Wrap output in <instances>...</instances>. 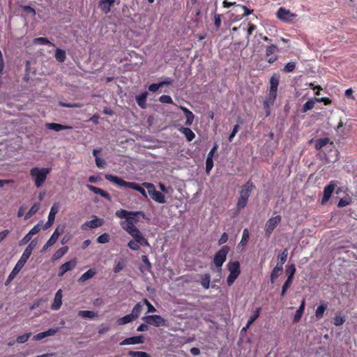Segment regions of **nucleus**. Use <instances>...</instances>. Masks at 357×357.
I'll return each instance as SVG.
<instances>
[{
	"label": "nucleus",
	"mask_w": 357,
	"mask_h": 357,
	"mask_svg": "<svg viewBox=\"0 0 357 357\" xmlns=\"http://www.w3.org/2000/svg\"><path fill=\"white\" fill-rule=\"evenodd\" d=\"M137 221L135 216H132L120 222L121 228L132 237V239L128 241L127 246L133 251L139 250L140 246H150L148 240L135 225Z\"/></svg>",
	"instance_id": "nucleus-1"
},
{
	"label": "nucleus",
	"mask_w": 357,
	"mask_h": 357,
	"mask_svg": "<svg viewBox=\"0 0 357 357\" xmlns=\"http://www.w3.org/2000/svg\"><path fill=\"white\" fill-rule=\"evenodd\" d=\"M105 178L119 186L131 188L139 192L143 197H147L146 192L144 190V187L141 186L139 184L134 182H128L117 176L112 174H106Z\"/></svg>",
	"instance_id": "nucleus-2"
},
{
	"label": "nucleus",
	"mask_w": 357,
	"mask_h": 357,
	"mask_svg": "<svg viewBox=\"0 0 357 357\" xmlns=\"http://www.w3.org/2000/svg\"><path fill=\"white\" fill-rule=\"evenodd\" d=\"M255 188V185L250 180L241 186L236 203L237 211H240L246 206L250 194Z\"/></svg>",
	"instance_id": "nucleus-3"
},
{
	"label": "nucleus",
	"mask_w": 357,
	"mask_h": 357,
	"mask_svg": "<svg viewBox=\"0 0 357 357\" xmlns=\"http://www.w3.org/2000/svg\"><path fill=\"white\" fill-rule=\"evenodd\" d=\"M50 168H39L33 167L30 170V176L34 181V185L37 188H40L45 183L47 175L50 173Z\"/></svg>",
	"instance_id": "nucleus-4"
},
{
	"label": "nucleus",
	"mask_w": 357,
	"mask_h": 357,
	"mask_svg": "<svg viewBox=\"0 0 357 357\" xmlns=\"http://www.w3.org/2000/svg\"><path fill=\"white\" fill-rule=\"evenodd\" d=\"M229 274L227 279L228 286H231L241 273L240 263L238 261H229L227 264Z\"/></svg>",
	"instance_id": "nucleus-5"
},
{
	"label": "nucleus",
	"mask_w": 357,
	"mask_h": 357,
	"mask_svg": "<svg viewBox=\"0 0 357 357\" xmlns=\"http://www.w3.org/2000/svg\"><path fill=\"white\" fill-rule=\"evenodd\" d=\"M142 185L147 189L149 195L155 202L160 204H165L166 202L165 197L163 194L157 191L153 183L144 182Z\"/></svg>",
	"instance_id": "nucleus-6"
},
{
	"label": "nucleus",
	"mask_w": 357,
	"mask_h": 357,
	"mask_svg": "<svg viewBox=\"0 0 357 357\" xmlns=\"http://www.w3.org/2000/svg\"><path fill=\"white\" fill-rule=\"evenodd\" d=\"M229 251L227 245H223L215 255L213 263L217 268H221L227 259V255Z\"/></svg>",
	"instance_id": "nucleus-7"
},
{
	"label": "nucleus",
	"mask_w": 357,
	"mask_h": 357,
	"mask_svg": "<svg viewBox=\"0 0 357 357\" xmlns=\"http://www.w3.org/2000/svg\"><path fill=\"white\" fill-rule=\"evenodd\" d=\"M282 218L280 215H276L269 218L265 223V235L269 238L276 228V227L281 222Z\"/></svg>",
	"instance_id": "nucleus-8"
},
{
	"label": "nucleus",
	"mask_w": 357,
	"mask_h": 357,
	"mask_svg": "<svg viewBox=\"0 0 357 357\" xmlns=\"http://www.w3.org/2000/svg\"><path fill=\"white\" fill-rule=\"evenodd\" d=\"M143 319L147 324L152 325L156 327L167 326V321L160 315H148L143 317Z\"/></svg>",
	"instance_id": "nucleus-9"
},
{
	"label": "nucleus",
	"mask_w": 357,
	"mask_h": 357,
	"mask_svg": "<svg viewBox=\"0 0 357 357\" xmlns=\"http://www.w3.org/2000/svg\"><path fill=\"white\" fill-rule=\"evenodd\" d=\"M276 16L284 22H291L297 15L291 13L289 10L280 7L277 11Z\"/></svg>",
	"instance_id": "nucleus-10"
},
{
	"label": "nucleus",
	"mask_w": 357,
	"mask_h": 357,
	"mask_svg": "<svg viewBox=\"0 0 357 357\" xmlns=\"http://www.w3.org/2000/svg\"><path fill=\"white\" fill-rule=\"evenodd\" d=\"M24 257V255H22L20 260L17 261L16 265L15 266L13 271L9 274L7 280L6 282V285L8 284L17 275V274L20 272V271L22 268L26 261L28 260V257Z\"/></svg>",
	"instance_id": "nucleus-11"
},
{
	"label": "nucleus",
	"mask_w": 357,
	"mask_h": 357,
	"mask_svg": "<svg viewBox=\"0 0 357 357\" xmlns=\"http://www.w3.org/2000/svg\"><path fill=\"white\" fill-rule=\"evenodd\" d=\"M337 183V181H331L329 183L324 187L323 197L321 199L322 204H324L329 200Z\"/></svg>",
	"instance_id": "nucleus-12"
},
{
	"label": "nucleus",
	"mask_w": 357,
	"mask_h": 357,
	"mask_svg": "<svg viewBox=\"0 0 357 357\" xmlns=\"http://www.w3.org/2000/svg\"><path fill=\"white\" fill-rule=\"evenodd\" d=\"M279 82L280 75L278 73H274L270 78V89L268 95H271L272 98H274V96L277 97Z\"/></svg>",
	"instance_id": "nucleus-13"
},
{
	"label": "nucleus",
	"mask_w": 357,
	"mask_h": 357,
	"mask_svg": "<svg viewBox=\"0 0 357 357\" xmlns=\"http://www.w3.org/2000/svg\"><path fill=\"white\" fill-rule=\"evenodd\" d=\"M93 155L95 158L96 165L98 168L103 169L106 165V162L103 158L104 154L101 149H93Z\"/></svg>",
	"instance_id": "nucleus-14"
},
{
	"label": "nucleus",
	"mask_w": 357,
	"mask_h": 357,
	"mask_svg": "<svg viewBox=\"0 0 357 357\" xmlns=\"http://www.w3.org/2000/svg\"><path fill=\"white\" fill-rule=\"evenodd\" d=\"M77 264V261L75 259L70 260L64 264H63L59 269L58 276L62 277L66 272L73 270Z\"/></svg>",
	"instance_id": "nucleus-15"
},
{
	"label": "nucleus",
	"mask_w": 357,
	"mask_h": 357,
	"mask_svg": "<svg viewBox=\"0 0 357 357\" xmlns=\"http://www.w3.org/2000/svg\"><path fill=\"white\" fill-rule=\"evenodd\" d=\"M59 228H60L59 227H57V228L55 229L54 233L52 234V236H50L49 240L46 242V243L45 244V245L43 248V251L46 250L49 247L53 245L56 242V241L59 238V236L61 235V234L63 231V227H62L60 231H59Z\"/></svg>",
	"instance_id": "nucleus-16"
},
{
	"label": "nucleus",
	"mask_w": 357,
	"mask_h": 357,
	"mask_svg": "<svg viewBox=\"0 0 357 357\" xmlns=\"http://www.w3.org/2000/svg\"><path fill=\"white\" fill-rule=\"evenodd\" d=\"M144 342V336L142 335L138 336H133L130 337L126 338L121 342H120V345H128V344H142Z\"/></svg>",
	"instance_id": "nucleus-17"
},
{
	"label": "nucleus",
	"mask_w": 357,
	"mask_h": 357,
	"mask_svg": "<svg viewBox=\"0 0 357 357\" xmlns=\"http://www.w3.org/2000/svg\"><path fill=\"white\" fill-rule=\"evenodd\" d=\"M59 328H50L49 330H47L46 331L41 332V333H39L35 335L33 337V340L38 341V340H40L45 337H46L54 335L59 331Z\"/></svg>",
	"instance_id": "nucleus-18"
},
{
	"label": "nucleus",
	"mask_w": 357,
	"mask_h": 357,
	"mask_svg": "<svg viewBox=\"0 0 357 357\" xmlns=\"http://www.w3.org/2000/svg\"><path fill=\"white\" fill-rule=\"evenodd\" d=\"M62 290L59 289L56 293L55 294L54 298L53 301V303L51 305V309L53 310H59L62 304Z\"/></svg>",
	"instance_id": "nucleus-19"
},
{
	"label": "nucleus",
	"mask_w": 357,
	"mask_h": 357,
	"mask_svg": "<svg viewBox=\"0 0 357 357\" xmlns=\"http://www.w3.org/2000/svg\"><path fill=\"white\" fill-rule=\"evenodd\" d=\"M283 271V266L281 264H279V263L277 264V265L273 268L271 273L270 275V281L272 284H273L275 281V280L279 277V275L281 274V273Z\"/></svg>",
	"instance_id": "nucleus-20"
},
{
	"label": "nucleus",
	"mask_w": 357,
	"mask_h": 357,
	"mask_svg": "<svg viewBox=\"0 0 357 357\" xmlns=\"http://www.w3.org/2000/svg\"><path fill=\"white\" fill-rule=\"evenodd\" d=\"M46 128L49 130H52L56 132L63 130H69L72 129V126H64L60 123H48L46 124Z\"/></svg>",
	"instance_id": "nucleus-21"
},
{
	"label": "nucleus",
	"mask_w": 357,
	"mask_h": 357,
	"mask_svg": "<svg viewBox=\"0 0 357 357\" xmlns=\"http://www.w3.org/2000/svg\"><path fill=\"white\" fill-rule=\"evenodd\" d=\"M140 212H132V211H128L125 209H120L117 210L115 213V215L119 218H125L127 220V218L135 216L137 214H139Z\"/></svg>",
	"instance_id": "nucleus-22"
},
{
	"label": "nucleus",
	"mask_w": 357,
	"mask_h": 357,
	"mask_svg": "<svg viewBox=\"0 0 357 357\" xmlns=\"http://www.w3.org/2000/svg\"><path fill=\"white\" fill-rule=\"evenodd\" d=\"M148 93L144 91L136 96V102L137 105L142 109L146 108V98Z\"/></svg>",
	"instance_id": "nucleus-23"
},
{
	"label": "nucleus",
	"mask_w": 357,
	"mask_h": 357,
	"mask_svg": "<svg viewBox=\"0 0 357 357\" xmlns=\"http://www.w3.org/2000/svg\"><path fill=\"white\" fill-rule=\"evenodd\" d=\"M178 130L185 135L188 142H191L195 137V133L189 128L181 127Z\"/></svg>",
	"instance_id": "nucleus-24"
},
{
	"label": "nucleus",
	"mask_w": 357,
	"mask_h": 357,
	"mask_svg": "<svg viewBox=\"0 0 357 357\" xmlns=\"http://www.w3.org/2000/svg\"><path fill=\"white\" fill-rule=\"evenodd\" d=\"M305 299H303L301 301V305H300L298 309L296 310L295 315L294 317V322H298L301 319V318L304 312V310H305Z\"/></svg>",
	"instance_id": "nucleus-25"
},
{
	"label": "nucleus",
	"mask_w": 357,
	"mask_h": 357,
	"mask_svg": "<svg viewBox=\"0 0 357 357\" xmlns=\"http://www.w3.org/2000/svg\"><path fill=\"white\" fill-rule=\"evenodd\" d=\"M68 250V246H64V247L59 248L52 255V260L53 261H57L58 259H61L64 255H66L67 253Z\"/></svg>",
	"instance_id": "nucleus-26"
},
{
	"label": "nucleus",
	"mask_w": 357,
	"mask_h": 357,
	"mask_svg": "<svg viewBox=\"0 0 357 357\" xmlns=\"http://www.w3.org/2000/svg\"><path fill=\"white\" fill-rule=\"evenodd\" d=\"M330 146H331V149L329 150V152L334 153L335 158L333 160H331L329 158V156L328 157L326 155H325V159L327 162H334L338 160V159H339V152L337 149H335V146H334L333 142L330 143Z\"/></svg>",
	"instance_id": "nucleus-27"
},
{
	"label": "nucleus",
	"mask_w": 357,
	"mask_h": 357,
	"mask_svg": "<svg viewBox=\"0 0 357 357\" xmlns=\"http://www.w3.org/2000/svg\"><path fill=\"white\" fill-rule=\"evenodd\" d=\"M329 142L330 139L328 137L320 138L316 140L314 147L319 151L328 144Z\"/></svg>",
	"instance_id": "nucleus-28"
},
{
	"label": "nucleus",
	"mask_w": 357,
	"mask_h": 357,
	"mask_svg": "<svg viewBox=\"0 0 357 357\" xmlns=\"http://www.w3.org/2000/svg\"><path fill=\"white\" fill-rule=\"evenodd\" d=\"M91 191L93 192L96 195H101L102 197L106 198L107 200L111 199L109 194L99 188L91 185Z\"/></svg>",
	"instance_id": "nucleus-29"
},
{
	"label": "nucleus",
	"mask_w": 357,
	"mask_h": 357,
	"mask_svg": "<svg viewBox=\"0 0 357 357\" xmlns=\"http://www.w3.org/2000/svg\"><path fill=\"white\" fill-rule=\"evenodd\" d=\"M40 208V204L39 203H35L31 208L29 210V211L26 213L24 219L28 220L31 218L33 215H35L38 211Z\"/></svg>",
	"instance_id": "nucleus-30"
},
{
	"label": "nucleus",
	"mask_w": 357,
	"mask_h": 357,
	"mask_svg": "<svg viewBox=\"0 0 357 357\" xmlns=\"http://www.w3.org/2000/svg\"><path fill=\"white\" fill-rule=\"evenodd\" d=\"M135 319L134 318V316L132 314H128L121 318H119L116 321V324L118 325H124V324H128V323L132 321Z\"/></svg>",
	"instance_id": "nucleus-31"
},
{
	"label": "nucleus",
	"mask_w": 357,
	"mask_h": 357,
	"mask_svg": "<svg viewBox=\"0 0 357 357\" xmlns=\"http://www.w3.org/2000/svg\"><path fill=\"white\" fill-rule=\"evenodd\" d=\"M327 309V305L322 303L317 307L315 311V317L317 319H320L323 317L324 314Z\"/></svg>",
	"instance_id": "nucleus-32"
},
{
	"label": "nucleus",
	"mask_w": 357,
	"mask_h": 357,
	"mask_svg": "<svg viewBox=\"0 0 357 357\" xmlns=\"http://www.w3.org/2000/svg\"><path fill=\"white\" fill-rule=\"evenodd\" d=\"M211 282V275L208 273H206L201 276V285L205 289H208L209 288Z\"/></svg>",
	"instance_id": "nucleus-33"
},
{
	"label": "nucleus",
	"mask_w": 357,
	"mask_h": 357,
	"mask_svg": "<svg viewBox=\"0 0 357 357\" xmlns=\"http://www.w3.org/2000/svg\"><path fill=\"white\" fill-rule=\"evenodd\" d=\"M288 255V250L287 248H284L283 250L280 251L279 255H278V261L279 264L283 266V264L286 262Z\"/></svg>",
	"instance_id": "nucleus-34"
},
{
	"label": "nucleus",
	"mask_w": 357,
	"mask_h": 357,
	"mask_svg": "<svg viewBox=\"0 0 357 357\" xmlns=\"http://www.w3.org/2000/svg\"><path fill=\"white\" fill-rule=\"evenodd\" d=\"M93 219L91 220V229L97 228L102 226L104 223V220L102 218H98L95 215H92Z\"/></svg>",
	"instance_id": "nucleus-35"
},
{
	"label": "nucleus",
	"mask_w": 357,
	"mask_h": 357,
	"mask_svg": "<svg viewBox=\"0 0 357 357\" xmlns=\"http://www.w3.org/2000/svg\"><path fill=\"white\" fill-rule=\"evenodd\" d=\"M292 282H293V279H290L288 278H287L286 281L284 282V283L283 284V285L282 287V291H281V294H280L281 297L285 296L287 291L291 287V285L292 284Z\"/></svg>",
	"instance_id": "nucleus-36"
},
{
	"label": "nucleus",
	"mask_w": 357,
	"mask_h": 357,
	"mask_svg": "<svg viewBox=\"0 0 357 357\" xmlns=\"http://www.w3.org/2000/svg\"><path fill=\"white\" fill-rule=\"evenodd\" d=\"M314 105H315V100L314 98V99H311V100H309L308 101H307L303 106L302 107V112L303 113H305L307 112V111L312 109L314 108Z\"/></svg>",
	"instance_id": "nucleus-37"
},
{
	"label": "nucleus",
	"mask_w": 357,
	"mask_h": 357,
	"mask_svg": "<svg viewBox=\"0 0 357 357\" xmlns=\"http://www.w3.org/2000/svg\"><path fill=\"white\" fill-rule=\"evenodd\" d=\"M352 202V199L351 197H349V195H347L342 198H341L337 204V206L338 207H344V206H347L348 205H349L350 204H351Z\"/></svg>",
	"instance_id": "nucleus-38"
},
{
	"label": "nucleus",
	"mask_w": 357,
	"mask_h": 357,
	"mask_svg": "<svg viewBox=\"0 0 357 357\" xmlns=\"http://www.w3.org/2000/svg\"><path fill=\"white\" fill-rule=\"evenodd\" d=\"M143 305L141 303H137L133 307L132 312L130 313L134 316V318L136 319L139 316L142 310Z\"/></svg>",
	"instance_id": "nucleus-39"
},
{
	"label": "nucleus",
	"mask_w": 357,
	"mask_h": 357,
	"mask_svg": "<svg viewBox=\"0 0 357 357\" xmlns=\"http://www.w3.org/2000/svg\"><path fill=\"white\" fill-rule=\"evenodd\" d=\"M296 271V269L294 264L288 265L285 271L287 278L294 280Z\"/></svg>",
	"instance_id": "nucleus-40"
},
{
	"label": "nucleus",
	"mask_w": 357,
	"mask_h": 357,
	"mask_svg": "<svg viewBox=\"0 0 357 357\" xmlns=\"http://www.w3.org/2000/svg\"><path fill=\"white\" fill-rule=\"evenodd\" d=\"M55 58L59 62H63L66 58V52L61 49H56L55 52Z\"/></svg>",
	"instance_id": "nucleus-41"
},
{
	"label": "nucleus",
	"mask_w": 357,
	"mask_h": 357,
	"mask_svg": "<svg viewBox=\"0 0 357 357\" xmlns=\"http://www.w3.org/2000/svg\"><path fill=\"white\" fill-rule=\"evenodd\" d=\"M278 50V47L276 45H271L266 47V51H265V55L267 57H269L270 56L275 54Z\"/></svg>",
	"instance_id": "nucleus-42"
},
{
	"label": "nucleus",
	"mask_w": 357,
	"mask_h": 357,
	"mask_svg": "<svg viewBox=\"0 0 357 357\" xmlns=\"http://www.w3.org/2000/svg\"><path fill=\"white\" fill-rule=\"evenodd\" d=\"M35 245H36V244L33 243V241H31L28 245V246L25 248L24 252L22 253V255H24L23 258H25V257L29 258L30 257V256L31 255L32 251L35 248Z\"/></svg>",
	"instance_id": "nucleus-43"
},
{
	"label": "nucleus",
	"mask_w": 357,
	"mask_h": 357,
	"mask_svg": "<svg viewBox=\"0 0 357 357\" xmlns=\"http://www.w3.org/2000/svg\"><path fill=\"white\" fill-rule=\"evenodd\" d=\"M346 319L344 317H342L340 314H336L333 318V324L336 326H342Z\"/></svg>",
	"instance_id": "nucleus-44"
},
{
	"label": "nucleus",
	"mask_w": 357,
	"mask_h": 357,
	"mask_svg": "<svg viewBox=\"0 0 357 357\" xmlns=\"http://www.w3.org/2000/svg\"><path fill=\"white\" fill-rule=\"evenodd\" d=\"M237 7L243 10V13L238 16V20H240L245 16H248L253 12V10H250L245 6L237 5Z\"/></svg>",
	"instance_id": "nucleus-45"
},
{
	"label": "nucleus",
	"mask_w": 357,
	"mask_h": 357,
	"mask_svg": "<svg viewBox=\"0 0 357 357\" xmlns=\"http://www.w3.org/2000/svg\"><path fill=\"white\" fill-rule=\"evenodd\" d=\"M250 233L248 229L245 228L243 231L242 238L240 242V244L242 245H245L248 243L249 240Z\"/></svg>",
	"instance_id": "nucleus-46"
},
{
	"label": "nucleus",
	"mask_w": 357,
	"mask_h": 357,
	"mask_svg": "<svg viewBox=\"0 0 357 357\" xmlns=\"http://www.w3.org/2000/svg\"><path fill=\"white\" fill-rule=\"evenodd\" d=\"M277 97L274 96L272 98L271 95H268L266 100L264 101V107L265 109L270 108L271 105H273Z\"/></svg>",
	"instance_id": "nucleus-47"
},
{
	"label": "nucleus",
	"mask_w": 357,
	"mask_h": 357,
	"mask_svg": "<svg viewBox=\"0 0 357 357\" xmlns=\"http://www.w3.org/2000/svg\"><path fill=\"white\" fill-rule=\"evenodd\" d=\"M128 355L130 357H151L150 355L144 351H130Z\"/></svg>",
	"instance_id": "nucleus-48"
},
{
	"label": "nucleus",
	"mask_w": 357,
	"mask_h": 357,
	"mask_svg": "<svg viewBox=\"0 0 357 357\" xmlns=\"http://www.w3.org/2000/svg\"><path fill=\"white\" fill-rule=\"evenodd\" d=\"M99 7L105 13H108L111 10V6L107 3L105 0H101L99 3Z\"/></svg>",
	"instance_id": "nucleus-49"
},
{
	"label": "nucleus",
	"mask_w": 357,
	"mask_h": 357,
	"mask_svg": "<svg viewBox=\"0 0 357 357\" xmlns=\"http://www.w3.org/2000/svg\"><path fill=\"white\" fill-rule=\"evenodd\" d=\"M33 43L37 45H52L51 42L45 37L36 38L33 40Z\"/></svg>",
	"instance_id": "nucleus-50"
},
{
	"label": "nucleus",
	"mask_w": 357,
	"mask_h": 357,
	"mask_svg": "<svg viewBox=\"0 0 357 357\" xmlns=\"http://www.w3.org/2000/svg\"><path fill=\"white\" fill-rule=\"evenodd\" d=\"M109 240V235L107 233H104L98 237L97 242L98 243H108Z\"/></svg>",
	"instance_id": "nucleus-51"
},
{
	"label": "nucleus",
	"mask_w": 357,
	"mask_h": 357,
	"mask_svg": "<svg viewBox=\"0 0 357 357\" xmlns=\"http://www.w3.org/2000/svg\"><path fill=\"white\" fill-rule=\"evenodd\" d=\"M59 211V207L56 204H54L50 209V211L48 215V218L54 221L55 215Z\"/></svg>",
	"instance_id": "nucleus-52"
},
{
	"label": "nucleus",
	"mask_w": 357,
	"mask_h": 357,
	"mask_svg": "<svg viewBox=\"0 0 357 357\" xmlns=\"http://www.w3.org/2000/svg\"><path fill=\"white\" fill-rule=\"evenodd\" d=\"M296 68V63L293 61L287 63L284 68L283 71L285 73H291L293 72Z\"/></svg>",
	"instance_id": "nucleus-53"
},
{
	"label": "nucleus",
	"mask_w": 357,
	"mask_h": 357,
	"mask_svg": "<svg viewBox=\"0 0 357 357\" xmlns=\"http://www.w3.org/2000/svg\"><path fill=\"white\" fill-rule=\"evenodd\" d=\"M221 17L222 15L220 14H218L216 13V10L214 13L213 17H214V25L217 29H218L221 26Z\"/></svg>",
	"instance_id": "nucleus-54"
},
{
	"label": "nucleus",
	"mask_w": 357,
	"mask_h": 357,
	"mask_svg": "<svg viewBox=\"0 0 357 357\" xmlns=\"http://www.w3.org/2000/svg\"><path fill=\"white\" fill-rule=\"evenodd\" d=\"M31 333H24L22 335H19L17 337V340L16 341L18 342V343H24L26 342L29 338L30 337Z\"/></svg>",
	"instance_id": "nucleus-55"
},
{
	"label": "nucleus",
	"mask_w": 357,
	"mask_h": 357,
	"mask_svg": "<svg viewBox=\"0 0 357 357\" xmlns=\"http://www.w3.org/2000/svg\"><path fill=\"white\" fill-rule=\"evenodd\" d=\"M142 261L144 264L145 269L148 271H150L152 268V266H151V263L149 261L148 257L146 255H142Z\"/></svg>",
	"instance_id": "nucleus-56"
},
{
	"label": "nucleus",
	"mask_w": 357,
	"mask_h": 357,
	"mask_svg": "<svg viewBox=\"0 0 357 357\" xmlns=\"http://www.w3.org/2000/svg\"><path fill=\"white\" fill-rule=\"evenodd\" d=\"M159 101L165 104H173V100L169 96L162 95L159 98Z\"/></svg>",
	"instance_id": "nucleus-57"
},
{
	"label": "nucleus",
	"mask_w": 357,
	"mask_h": 357,
	"mask_svg": "<svg viewBox=\"0 0 357 357\" xmlns=\"http://www.w3.org/2000/svg\"><path fill=\"white\" fill-rule=\"evenodd\" d=\"M213 167V158H206V172L208 174Z\"/></svg>",
	"instance_id": "nucleus-58"
},
{
	"label": "nucleus",
	"mask_w": 357,
	"mask_h": 357,
	"mask_svg": "<svg viewBox=\"0 0 357 357\" xmlns=\"http://www.w3.org/2000/svg\"><path fill=\"white\" fill-rule=\"evenodd\" d=\"M261 311V307H257L255 310L254 313L250 316L249 319L251 320V321L255 322V320H257V318L259 317Z\"/></svg>",
	"instance_id": "nucleus-59"
},
{
	"label": "nucleus",
	"mask_w": 357,
	"mask_h": 357,
	"mask_svg": "<svg viewBox=\"0 0 357 357\" xmlns=\"http://www.w3.org/2000/svg\"><path fill=\"white\" fill-rule=\"evenodd\" d=\"M59 105L62 107H68V108H72V107H82V104L80 103H66V102H59Z\"/></svg>",
	"instance_id": "nucleus-60"
},
{
	"label": "nucleus",
	"mask_w": 357,
	"mask_h": 357,
	"mask_svg": "<svg viewBox=\"0 0 357 357\" xmlns=\"http://www.w3.org/2000/svg\"><path fill=\"white\" fill-rule=\"evenodd\" d=\"M143 303L147 306L148 312H154L156 311L155 307L146 298L143 300Z\"/></svg>",
	"instance_id": "nucleus-61"
},
{
	"label": "nucleus",
	"mask_w": 357,
	"mask_h": 357,
	"mask_svg": "<svg viewBox=\"0 0 357 357\" xmlns=\"http://www.w3.org/2000/svg\"><path fill=\"white\" fill-rule=\"evenodd\" d=\"M185 118H186V120H185V124L188 126H191L192 124L194 119H195V116H194L193 113L191 112L189 114L186 115Z\"/></svg>",
	"instance_id": "nucleus-62"
},
{
	"label": "nucleus",
	"mask_w": 357,
	"mask_h": 357,
	"mask_svg": "<svg viewBox=\"0 0 357 357\" xmlns=\"http://www.w3.org/2000/svg\"><path fill=\"white\" fill-rule=\"evenodd\" d=\"M161 86L160 82L153 83L149 86L148 89L151 92H155L158 90V89Z\"/></svg>",
	"instance_id": "nucleus-63"
},
{
	"label": "nucleus",
	"mask_w": 357,
	"mask_h": 357,
	"mask_svg": "<svg viewBox=\"0 0 357 357\" xmlns=\"http://www.w3.org/2000/svg\"><path fill=\"white\" fill-rule=\"evenodd\" d=\"M125 266L123 261H119L114 268V272L117 273L120 272Z\"/></svg>",
	"instance_id": "nucleus-64"
}]
</instances>
